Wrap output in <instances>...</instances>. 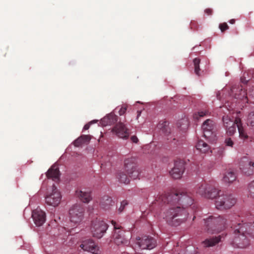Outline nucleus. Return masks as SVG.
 I'll return each mask as SVG.
<instances>
[{
	"mask_svg": "<svg viewBox=\"0 0 254 254\" xmlns=\"http://www.w3.org/2000/svg\"><path fill=\"white\" fill-rule=\"evenodd\" d=\"M236 232H237L238 233L243 232H244V227H241L240 228H239L238 229H235V233H236Z\"/></svg>",
	"mask_w": 254,
	"mask_h": 254,
	"instance_id": "42",
	"label": "nucleus"
},
{
	"mask_svg": "<svg viewBox=\"0 0 254 254\" xmlns=\"http://www.w3.org/2000/svg\"><path fill=\"white\" fill-rule=\"evenodd\" d=\"M225 143L227 146L230 147H232L234 144L233 141H232L231 138H226L225 140Z\"/></svg>",
	"mask_w": 254,
	"mask_h": 254,
	"instance_id": "39",
	"label": "nucleus"
},
{
	"mask_svg": "<svg viewBox=\"0 0 254 254\" xmlns=\"http://www.w3.org/2000/svg\"><path fill=\"white\" fill-rule=\"evenodd\" d=\"M32 217L37 226L42 225L46 220L45 213L41 209H36L32 212Z\"/></svg>",
	"mask_w": 254,
	"mask_h": 254,
	"instance_id": "15",
	"label": "nucleus"
},
{
	"mask_svg": "<svg viewBox=\"0 0 254 254\" xmlns=\"http://www.w3.org/2000/svg\"><path fill=\"white\" fill-rule=\"evenodd\" d=\"M84 208L80 203L72 205L69 209V218L70 222L74 225L79 224L84 217Z\"/></svg>",
	"mask_w": 254,
	"mask_h": 254,
	"instance_id": "3",
	"label": "nucleus"
},
{
	"mask_svg": "<svg viewBox=\"0 0 254 254\" xmlns=\"http://www.w3.org/2000/svg\"><path fill=\"white\" fill-rule=\"evenodd\" d=\"M90 123L86 124L83 127V130H87L89 128Z\"/></svg>",
	"mask_w": 254,
	"mask_h": 254,
	"instance_id": "43",
	"label": "nucleus"
},
{
	"mask_svg": "<svg viewBox=\"0 0 254 254\" xmlns=\"http://www.w3.org/2000/svg\"><path fill=\"white\" fill-rule=\"evenodd\" d=\"M235 243H236L238 247L240 248H244L249 245V241L246 236L242 234L238 238L235 239Z\"/></svg>",
	"mask_w": 254,
	"mask_h": 254,
	"instance_id": "22",
	"label": "nucleus"
},
{
	"mask_svg": "<svg viewBox=\"0 0 254 254\" xmlns=\"http://www.w3.org/2000/svg\"><path fill=\"white\" fill-rule=\"evenodd\" d=\"M237 125L234 124L233 126H229L226 128L227 134L229 135H232L236 132Z\"/></svg>",
	"mask_w": 254,
	"mask_h": 254,
	"instance_id": "31",
	"label": "nucleus"
},
{
	"mask_svg": "<svg viewBox=\"0 0 254 254\" xmlns=\"http://www.w3.org/2000/svg\"><path fill=\"white\" fill-rule=\"evenodd\" d=\"M184 160H175L174 167L170 171V175L175 179H179L182 178L185 171Z\"/></svg>",
	"mask_w": 254,
	"mask_h": 254,
	"instance_id": "6",
	"label": "nucleus"
},
{
	"mask_svg": "<svg viewBox=\"0 0 254 254\" xmlns=\"http://www.w3.org/2000/svg\"><path fill=\"white\" fill-rule=\"evenodd\" d=\"M181 199H182V198H179V200H181Z\"/></svg>",
	"mask_w": 254,
	"mask_h": 254,
	"instance_id": "51",
	"label": "nucleus"
},
{
	"mask_svg": "<svg viewBox=\"0 0 254 254\" xmlns=\"http://www.w3.org/2000/svg\"><path fill=\"white\" fill-rule=\"evenodd\" d=\"M208 113V112L206 111L198 112L193 115V118L194 119L198 120L200 118L204 117L207 115Z\"/></svg>",
	"mask_w": 254,
	"mask_h": 254,
	"instance_id": "33",
	"label": "nucleus"
},
{
	"mask_svg": "<svg viewBox=\"0 0 254 254\" xmlns=\"http://www.w3.org/2000/svg\"><path fill=\"white\" fill-rule=\"evenodd\" d=\"M46 176L49 178H52L53 180H58L60 176V173L58 165L54 164L48 171Z\"/></svg>",
	"mask_w": 254,
	"mask_h": 254,
	"instance_id": "18",
	"label": "nucleus"
},
{
	"mask_svg": "<svg viewBox=\"0 0 254 254\" xmlns=\"http://www.w3.org/2000/svg\"><path fill=\"white\" fill-rule=\"evenodd\" d=\"M252 77L254 79V73L253 74Z\"/></svg>",
	"mask_w": 254,
	"mask_h": 254,
	"instance_id": "48",
	"label": "nucleus"
},
{
	"mask_svg": "<svg viewBox=\"0 0 254 254\" xmlns=\"http://www.w3.org/2000/svg\"><path fill=\"white\" fill-rule=\"evenodd\" d=\"M239 119L238 118H236L235 120V121L232 120L228 116H225L223 117V122L224 124V126L225 127V128H227L229 127V126H231V125L233 126L234 124H236V119Z\"/></svg>",
	"mask_w": 254,
	"mask_h": 254,
	"instance_id": "28",
	"label": "nucleus"
},
{
	"mask_svg": "<svg viewBox=\"0 0 254 254\" xmlns=\"http://www.w3.org/2000/svg\"><path fill=\"white\" fill-rule=\"evenodd\" d=\"M221 240V237H215L214 238L207 239L203 242V244L205 247H213L218 243Z\"/></svg>",
	"mask_w": 254,
	"mask_h": 254,
	"instance_id": "25",
	"label": "nucleus"
},
{
	"mask_svg": "<svg viewBox=\"0 0 254 254\" xmlns=\"http://www.w3.org/2000/svg\"><path fill=\"white\" fill-rule=\"evenodd\" d=\"M237 124V127L238 128L239 136L241 138L247 139L248 137L247 133L245 132V130L242 126L241 121L240 119H237L236 120Z\"/></svg>",
	"mask_w": 254,
	"mask_h": 254,
	"instance_id": "26",
	"label": "nucleus"
},
{
	"mask_svg": "<svg viewBox=\"0 0 254 254\" xmlns=\"http://www.w3.org/2000/svg\"><path fill=\"white\" fill-rule=\"evenodd\" d=\"M235 22V20L234 19H231L230 21H229V23L232 24H234Z\"/></svg>",
	"mask_w": 254,
	"mask_h": 254,
	"instance_id": "45",
	"label": "nucleus"
},
{
	"mask_svg": "<svg viewBox=\"0 0 254 254\" xmlns=\"http://www.w3.org/2000/svg\"><path fill=\"white\" fill-rule=\"evenodd\" d=\"M207 222L213 224H219L220 225H223L225 223V220L223 218L219 216L217 217L211 216L208 218Z\"/></svg>",
	"mask_w": 254,
	"mask_h": 254,
	"instance_id": "27",
	"label": "nucleus"
},
{
	"mask_svg": "<svg viewBox=\"0 0 254 254\" xmlns=\"http://www.w3.org/2000/svg\"><path fill=\"white\" fill-rule=\"evenodd\" d=\"M215 125L213 122L210 120H206L202 125V129L203 131V136L205 138L211 137L214 134Z\"/></svg>",
	"mask_w": 254,
	"mask_h": 254,
	"instance_id": "11",
	"label": "nucleus"
},
{
	"mask_svg": "<svg viewBox=\"0 0 254 254\" xmlns=\"http://www.w3.org/2000/svg\"><path fill=\"white\" fill-rule=\"evenodd\" d=\"M240 169L246 175H251L254 172V162L252 160L242 161L240 164Z\"/></svg>",
	"mask_w": 254,
	"mask_h": 254,
	"instance_id": "14",
	"label": "nucleus"
},
{
	"mask_svg": "<svg viewBox=\"0 0 254 254\" xmlns=\"http://www.w3.org/2000/svg\"><path fill=\"white\" fill-rule=\"evenodd\" d=\"M137 119L138 118V117L140 116L141 111H137Z\"/></svg>",
	"mask_w": 254,
	"mask_h": 254,
	"instance_id": "46",
	"label": "nucleus"
},
{
	"mask_svg": "<svg viewBox=\"0 0 254 254\" xmlns=\"http://www.w3.org/2000/svg\"><path fill=\"white\" fill-rule=\"evenodd\" d=\"M195 146L197 150L202 153H207L210 149L209 145L202 140H198Z\"/></svg>",
	"mask_w": 254,
	"mask_h": 254,
	"instance_id": "24",
	"label": "nucleus"
},
{
	"mask_svg": "<svg viewBox=\"0 0 254 254\" xmlns=\"http://www.w3.org/2000/svg\"><path fill=\"white\" fill-rule=\"evenodd\" d=\"M91 139V136L90 135H81L73 142V144L75 147H81L82 145H87Z\"/></svg>",
	"mask_w": 254,
	"mask_h": 254,
	"instance_id": "17",
	"label": "nucleus"
},
{
	"mask_svg": "<svg viewBox=\"0 0 254 254\" xmlns=\"http://www.w3.org/2000/svg\"><path fill=\"white\" fill-rule=\"evenodd\" d=\"M221 190L218 189L209 187L207 198L215 199V207L217 209H229L236 203L235 198L232 196L220 194Z\"/></svg>",
	"mask_w": 254,
	"mask_h": 254,
	"instance_id": "1",
	"label": "nucleus"
},
{
	"mask_svg": "<svg viewBox=\"0 0 254 254\" xmlns=\"http://www.w3.org/2000/svg\"><path fill=\"white\" fill-rule=\"evenodd\" d=\"M127 204V202L126 200H124L121 203L120 207L118 208L119 212H122L124 209L125 206Z\"/></svg>",
	"mask_w": 254,
	"mask_h": 254,
	"instance_id": "38",
	"label": "nucleus"
},
{
	"mask_svg": "<svg viewBox=\"0 0 254 254\" xmlns=\"http://www.w3.org/2000/svg\"><path fill=\"white\" fill-rule=\"evenodd\" d=\"M188 216V213L183 208L177 207L168 210L163 216V218L170 224L177 225L185 221Z\"/></svg>",
	"mask_w": 254,
	"mask_h": 254,
	"instance_id": "2",
	"label": "nucleus"
},
{
	"mask_svg": "<svg viewBox=\"0 0 254 254\" xmlns=\"http://www.w3.org/2000/svg\"><path fill=\"white\" fill-rule=\"evenodd\" d=\"M100 206L104 209H109L111 206L114 205V202L108 196H104L100 201Z\"/></svg>",
	"mask_w": 254,
	"mask_h": 254,
	"instance_id": "21",
	"label": "nucleus"
},
{
	"mask_svg": "<svg viewBox=\"0 0 254 254\" xmlns=\"http://www.w3.org/2000/svg\"><path fill=\"white\" fill-rule=\"evenodd\" d=\"M186 198H187V197H182V199H186Z\"/></svg>",
	"mask_w": 254,
	"mask_h": 254,
	"instance_id": "47",
	"label": "nucleus"
},
{
	"mask_svg": "<svg viewBox=\"0 0 254 254\" xmlns=\"http://www.w3.org/2000/svg\"><path fill=\"white\" fill-rule=\"evenodd\" d=\"M237 180L236 173L232 170H227L223 174L222 183L226 186H231Z\"/></svg>",
	"mask_w": 254,
	"mask_h": 254,
	"instance_id": "12",
	"label": "nucleus"
},
{
	"mask_svg": "<svg viewBox=\"0 0 254 254\" xmlns=\"http://www.w3.org/2000/svg\"><path fill=\"white\" fill-rule=\"evenodd\" d=\"M139 171L136 169H134L130 173V177L132 178L133 180L139 179Z\"/></svg>",
	"mask_w": 254,
	"mask_h": 254,
	"instance_id": "35",
	"label": "nucleus"
},
{
	"mask_svg": "<svg viewBox=\"0 0 254 254\" xmlns=\"http://www.w3.org/2000/svg\"><path fill=\"white\" fill-rule=\"evenodd\" d=\"M115 229L113 235L114 242L117 245H126L127 243V240L125 238L124 232L120 230V227L115 222L112 221Z\"/></svg>",
	"mask_w": 254,
	"mask_h": 254,
	"instance_id": "7",
	"label": "nucleus"
},
{
	"mask_svg": "<svg viewBox=\"0 0 254 254\" xmlns=\"http://www.w3.org/2000/svg\"><path fill=\"white\" fill-rule=\"evenodd\" d=\"M219 28L222 32H224L225 30L229 29V26L226 22H224L220 23L219 25Z\"/></svg>",
	"mask_w": 254,
	"mask_h": 254,
	"instance_id": "36",
	"label": "nucleus"
},
{
	"mask_svg": "<svg viewBox=\"0 0 254 254\" xmlns=\"http://www.w3.org/2000/svg\"><path fill=\"white\" fill-rule=\"evenodd\" d=\"M241 80L242 81V82L244 83H247V82L249 81V80H246L245 79V77H242L241 79Z\"/></svg>",
	"mask_w": 254,
	"mask_h": 254,
	"instance_id": "44",
	"label": "nucleus"
},
{
	"mask_svg": "<svg viewBox=\"0 0 254 254\" xmlns=\"http://www.w3.org/2000/svg\"><path fill=\"white\" fill-rule=\"evenodd\" d=\"M205 13H206L207 15H210L212 14L213 13V10L211 8H206L205 10Z\"/></svg>",
	"mask_w": 254,
	"mask_h": 254,
	"instance_id": "40",
	"label": "nucleus"
},
{
	"mask_svg": "<svg viewBox=\"0 0 254 254\" xmlns=\"http://www.w3.org/2000/svg\"><path fill=\"white\" fill-rule=\"evenodd\" d=\"M91 191L85 189L77 190L75 191V195L83 203H88L92 200Z\"/></svg>",
	"mask_w": 254,
	"mask_h": 254,
	"instance_id": "16",
	"label": "nucleus"
},
{
	"mask_svg": "<svg viewBox=\"0 0 254 254\" xmlns=\"http://www.w3.org/2000/svg\"><path fill=\"white\" fill-rule=\"evenodd\" d=\"M249 196L254 198V181L251 182L250 185Z\"/></svg>",
	"mask_w": 254,
	"mask_h": 254,
	"instance_id": "34",
	"label": "nucleus"
},
{
	"mask_svg": "<svg viewBox=\"0 0 254 254\" xmlns=\"http://www.w3.org/2000/svg\"><path fill=\"white\" fill-rule=\"evenodd\" d=\"M200 62V60L198 58H195L193 60V64L194 67V72L196 75L198 76L200 75V69L199 68V64Z\"/></svg>",
	"mask_w": 254,
	"mask_h": 254,
	"instance_id": "29",
	"label": "nucleus"
},
{
	"mask_svg": "<svg viewBox=\"0 0 254 254\" xmlns=\"http://www.w3.org/2000/svg\"><path fill=\"white\" fill-rule=\"evenodd\" d=\"M118 118L117 116L113 113H111L101 120V123L104 126L111 125L117 122Z\"/></svg>",
	"mask_w": 254,
	"mask_h": 254,
	"instance_id": "19",
	"label": "nucleus"
},
{
	"mask_svg": "<svg viewBox=\"0 0 254 254\" xmlns=\"http://www.w3.org/2000/svg\"><path fill=\"white\" fill-rule=\"evenodd\" d=\"M80 247L84 251L90 252L93 254H99V250L94 242L91 240L83 241Z\"/></svg>",
	"mask_w": 254,
	"mask_h": 254,
	"instance_id": "13",
	"label": "nucleus"
},
{
	"mask_svg": "<svg viewBox=\"0 0 254 254\" xmlns=\"http://www.w3.org/2000/svg\"><path fill=\"white\" fill-rule=\"evenodd\" d=\"M131 140L133 142L137 143L138 141V138L135 136H132L131 137Z\"/></svg>",
	"mask_w": 254,
	"mask_h": 254,
	"instance_id": "41",
	"label": "nucleus"
},
{
	"mask_svg": "<svg viewBox=\"0 0 254 254\" xmlns=\"http://www.w3.org/2000/svg\"><path fill=\"white\" fill-rule=\"evenodd\" d=\"M118 179L119 181L122 183L127 184L129 182V179L127 178L126 174H120L118 175Z\"/></svg>",
	"mask_w": 254,
	"mask_h": 254,
	"instance_id": "32",
	"label": "nucleus"
},
{
	"mask_svg": "<svg viewBox=\"0 0 254 254\" xmlns=\"http://www.w3.org/2000/svg\"><path fill=\"white\" fill-rule=\"evenodd\" d=\"M210 186L207 184H202L197 189L196 193L207 198Z\"/></svg>",
	"mask_w": 254,
	"mask_h": 254,
	"instance_id": "23",
	"label": "nucleus"
},
{
	"mask_svg": "<svg viewBox=\"0 0 254 254\" xmlns=\"http://www.w3.org/2000/svg\"><path fill=\"white\" fill-rule=\"evenodd\" d=\"M62 195L59 189L54 185L50 189L45 196L46 203L51 206L56 207L61 203Z\"/></svg>",
	"mask_w": 254,
	"mask_h": 254,
	"instance_id": "4",
	"label": "nucleus"
},
{
	"mask_svg": "<svg viewBox=\"0 0 254 254\" xmlns=\"http://www.w3.org/2000/svg\"><path fill=\"white\" fill-rule=\"evenodd\" d=\"M247 125L251 127L254 129V112H251L249 114L247 122Z\"/></svg>",
	"mask_w": 254,
	"mask_h": 254,
	"instance_id": "30",
	"label": "nucleus"
},
{
	"mask_svg": "<svg viewBox=\"0 0 254 254\" xmlns=\"http://www.w3.org/2000/svg\"><path fill=\"white\" fill-rule=\"evenodd\" d=\"M136 244L141 249L150 250L156 246V243L154 239L144 236L141 239L139 238Z\"/></svg>",
	"mask_w": 254,
	"mask_h": 254,
	"instance_id": "9",
	"label": "nucleus"
},
{
	"mask_svg": "<svg viewBox=\"0 0 254 254\" xmlns=\"http://www.w3.org/2000/svg\"><path fill=\"white\" fill-rule=\"evenodd\" d=\"M113 133H115L119 137L127 139L129 135V130L122 123H119L112 129Z\"/></svg>",
	"mask_w": 254,
	"mask_h": 254,
	"instance_id": "10",
	"label": "nucleus"
},
{
	"mask_svg": "<svg viewBox=\"0 0 254 254\" xmlns=\"http://www.w3.org/2000/svg\"><path fill=\"white\" fill-rule=\"evenodd\" d=\"M230 95L236 99L248 102L247 94L242 85H234L231 89Z\"/></svg>",
	"mask_w": 254,
	"mask_h": 254,
	"instance_id": "8",
	"label": "nucleus"
},
{
	"mask_svg": "<svg viewBox=\"0 0 254 254\" xmlns=\"http://www.w3.org/2000/svg\"><path fill=\"white\" fill-rule=\"evenodd\" d=\"M118 108H119V107H117V108H116V109H115V110H117V109H118Z\"/></svg>",
	"mask_w": 254,
	"mask_h": 254,
	"instance_id": "50",
	"label": "nucleus"
},
{
	"mask_svg": "<svg viewBox=\"0 0 254 254\" xmlns=\"http://www.w3.org/2000/svg\"><path fill=\"white\" fill-rule=\"evenodd\" d=\"M160 128L161 131L166 136L168 140L172 141V140H175L176 139L174 134L171 133L170 127L166 125V122Z\"/></svg>",
	"mask_w": 254,
	"mask_h": 254,
	"instance_id": "20",
	"label": "nucleus"
},
{
	"mask_svg": "<svg viewBox=\"0 0 254 254\" xmlns=\"http://www.w3.org/2000/svg\"><path fill=\"white\" fill-rule=\"evenodd\" d=\"M107 229V224L102 220H96L92 222L91 231L94 237L98 239L102 238Z\"/></svg>",
	"mask_w": 254,
	"mask_h": 254,
	"instance_id": "5",
	"label": "nucleus"
},
{
	"mask_svg": "<svg viewBox=\"0 0 254 254\" xmlns=\"http://www.w3.org/2000/svg\"><path fill=\"white\" fill-rule=\"evenodd\" d=\"M127 105H123L119 109L118 112L120 116L123 115L127 111Z\"/></svg>",
	"mask_w": 254,
	"mask_h": 254,
	"instance_id": "37",
	"label": "nucleus"
},
{
	"mask_svg": "<svg viewBox=\"0 0 254 254\" xmlns=\"http://www.w3.org/2000/svg\"><path fill=\"white\" fill-rule=\"evenodd\" d=\"M175 196H176V197H177V196H178V194H175Z\"/></svg>",
	"mask_w": 254,
	"mask_h": 254,
	"instance_id": "49",
	"label": "nucleus"
}]
</instances>
